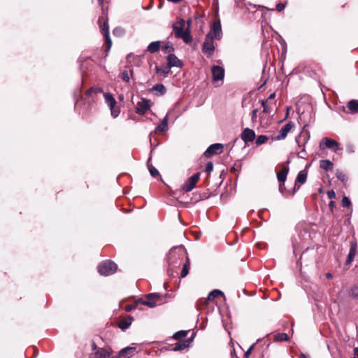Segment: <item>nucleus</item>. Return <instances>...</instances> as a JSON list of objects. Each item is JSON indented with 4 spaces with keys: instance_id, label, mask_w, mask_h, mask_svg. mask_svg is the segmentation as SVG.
Listing matches in <instances>:
<instances>
[{
    "instance_id": "obj_10",
    "label": "nucleus",
    "mask_w": 358,
    "mask_h": 358,
    "mask_svg": "<svg viewBox=\"0 0 358 358\" xmlns=\"http://www.w3.org/2000/svg\"><path fill=\"white\" fill-rule=\"evenodd\" d=\"M212 78L214 83L222 81L224 77V69L220 66H213L211 69Z\"/></svg>"
},
{
    "instance_id": "obj_9",
    "label": "nucleus",
    "mask_w": 358,
    "mask_h": 358,
    "mask_svg": "<svg viewBox=\"0 0 358 358\" xmlns=\"http://www.w3.org/2000/svg\"><path fill=\"white\" fill-rule=\"evenodd\" d=\"M145 298L146 299L142 301L141 303L150 308H154L157 306L160 295L158 293H151L146 295Z\"/></svg>"
},
{
    "instance_id": "obj_52",
    "label": "nucleus",
    "mask_w": 358,
    "mask_h": 358,
    "mask_svg": "<svg viewBox=\"0 0 358 358\" xmlns=\"http://www.w3.org/2000/svg\"><path fill=\"white\" fill-rule=\"evenodd\" d=\"M329 207H330L331 208H333L334 207V206H335V203H334V201H330V202H329Z\"/></svg>"
},
{
    "instance_id": "obj_43",
    "label": "nucleus",
    "mask_w": 358,
    "mask_h": 358,
    "mask_svg": "<svg viewBox=\"0 0 358 358\" xmlns=\"http://www.w3.org/2000/svg\"><path fill=\"white\" fill-rule=\"evenodd\" d=\"M113 33L114 35L121 36L124 34V30L120 27H116L113 29Z\"/></svg>"
},
{
    "instance_id": "obj_30",
    "label": "nucleus",
    "mask_w": 358,
    "mask_h": 358,
    "mask_svg": "<svg viewBox=\"0 0 358 358\" xmlns=\"http://www.w3.org/2000/svg\"><path fill=\"white\" fill-rule=\"evenodd\" d=\"M220 296H224L223 292L219 289H214L209 293L207 300L211 301Z\"/></svg>"
},
{
    "instance_id": "obj_56",
    "label": "nucleus",
    "mask_w": 358,
    "mask_h": 358,
    "mask_svg": "<svg viewBox=\"0 0 358 358\" xmlns=\"http://www.w3.org/2000/svg\"><path fill=\"white\" fill-rule=\"evenodd\" d=\"M99 6H102L103 3V0H98Z\"/></svg>"
},
{
    "instance_id": "obj_20",
    "label": "nucleus",
    "mask_w": 358,
    "mask_h": 358,
    "mask_svg": "<svg viewBox=\"0 0 358 358\" xmlns=\"http://www.w3.org/2000/svg\"><path fill=\"white\" fill-rule=\"evenodd\" d=\"M310 138V132L306 129V126L300 133L299 136L296 138V141L299 147H301V141H303V143H306Z\"/></svg>"
},
{
    "instance_id": "obj_53",
    "label": "nucleus",
    "mask_w": 358,
    "mask_h": 358,
    "mask_svg": "<svg viewBox=\"0 0 358 358\" xmlns=\"http://www.w3.org/2000/svg\"><path fill=\"white\" fill-rule=\"evenodd\" d=\"M326 276L328 279H331L332 278V275L330 273H327L326 274Z\"/></svg>"
},
{
    "instance_id": "obj_48",
    "label": "nucleus",
    "mask_w": 358,
    "mask_h": 358,
    "mask_svg": "<svg viewBox=\"0 0 358 358\" xmlns=\"http://www.w3.org/2000/svg\"><path fill=\"white\" fill-rule=\"evenodd\" d=\"M285 189V182H279V191H280V192L282 193V194H284Z\"/></svg>"
},
{
    "instance_id": "obj_51",
    "label": "nucleus",
    "mask_w": 358,
    "mask_h": 358,
    "mask_svg": "<svg viewBox=\"0 0 358 358\" xmlns=\"http://www.w3.org/2000/svg\"><path fill=\"white\" fill-rule=\"evenodd\" d=\"M275 97V92H273V93H272V94H271L269 95V96H268V99H274Z\"/></svg>"
},
{
    "instance_id": "obj_27",
    "label": "nucleus",
    "mask_w": 358,
    "mask_h": 358,
    "mask_svg": "<svg viewBox=\"0 0 358 358\" xmlns=\"http://www.w3.org/2000/svg\"><path fill=\"white\" fill-rule=\"evenodd\" d=\"M320 166L324 171H329L333 169L334 164L329 159H323L320 161Z\"/></svg>"
},
{
    "instance_id": "obj_33",
    "label": "nucleus",
    "mask_w": 358,
    "mask_h": 358,
    "mask_svg": "<svg viewBox=\"0 0 358 358\" xmlns=\"http://www.w3.org/2000/svg\"><path fill=\"white\" fill-rule=\"evenodd\" d=\"M129 75L132 77L133 75H134V71H133V69H131L129 71H124L122 72L121 73V78L122 79L127 82V83H129V80H130V77H129Z\"/></svg>"
},
{
    "instance_id": "obj_17",
    "label": "nucleus",
    "mask_w": 358,
    "mask_h": 358,
    "mask_svg": "<svg viewBox=\"0 0 358 358\" xmlns=\"http://www.w3.org/2000/svg\"><path fill=\"white\" fill-rule=\"evenodd\" d=\"M357 248V243L356 241L350 242V248L346 260V264H350L354 259Z\"/></svg>"
},
{
    "instance_id": "obj_4",
    "label": "nucleus",
    "mask_w": 358,
    "mask_h": 358,
    "mask_svg": "<svg viewBox=\"0 0 358 358\" xmlns=\"http://www.w3.org/2000/svg\"><path fill=\"white\" fill-rule=\"evenodd\" d=\"M117 270V265L112 261L101 262L98 266L99 273L103 275L113 274Z\"/></svg>"
},
{
    "instance_id": "obj_23",
    "label": "nucleus",
    "mask_w": 358,
    "mask_h": 358,
    "mask_svg": "<svg viewBox=\"0 0 358 358\" xmlns=\"http://www.w3.org/2000/svg\"><path fill=\"white\" fill-rule=\"evenodd\" d=\"M289 173L288 166H282L280 171L277 173V178L279 182H285L287 179V176Z\"/></svg>"
},
{
    "instance_id": "obj_36",
    "label": "nucleus",
    "mask_w": 358,
    "mask_h": 358,
    "mask_svg": "<svg viewBox=\"0 0 358 358\" xmlns=\"http://www.w3.org/2000/svg\"><path fill=\"white\" fill-rule=\"evenodd\" d=\"M348 294L352 298L358 299V285L352 287L348 292Z\"/></svg>"
},
{
    "instance_id": "obj_16",
    "label": "nucleus",
    "mask_w": 358,
    "mask_h": 358,
    "mask_svg": "<svg viewBox=\"0 0 358 358\" xmlns=\"http://www.w3.org/2000/svg\"><path fill=\"white\" fill-rule=\"evenodd\" d=\"M136 352V348L134 347H127L122 349L118 353L119 358H130Z\"/></svg>"
},
{
    "instance_id": "obj_25",
    "label": "nucleus",
    "mask_w": 358,
    "mask_h": 358,
    "mask_svg": "<svg viewBox=\"0 0 358 358\" xmlns=\"http://www.w3.org/2000/svg\"><path fill=\"white\" fill-rule=\"evenodd\" d=\"M132 321H133V317L131 316H128L127 318L122 320L119 322L118 327L122 330H126L127 329H128L130 327V325L132 323Z\"/></svg>"
},
{
    "instance_id": "obj_22",
    "label": "nucleus",
    "mask_w": 358,
    "mask_h": 358,
    "mask_svg": "<svg viewBox=\"0 0 358 358\" xmlns=\"http://www.w3.org/2000/svg\"><path fill=\"white\" fill-rule=\"evenodd\" d=\"M110 356L109 352L104 348H99L97 350L90 354V358H107Z\"/></svg>"
},
{
    "instance_id": "obj_49",
    "label": "nucleus",
    "mask_w": 358,
    "mask_h": 358,
    "mask_svg": "<svg viewBox=\"0 0 358 358\" xmlns=\"http://www.w3.org/2000/svg\"><path fill=\"white\" fill-rule=\"evenodd\" d=\"M327 195H328L329 199H334V198L336 197V194H335V192L333 190L329 191L327 192Z\"/></svg>"
},
{
    "instance_id": "obj_41",
    "label": "nucleus",
    "mask_w": 358,
    "mask_h": 358,
    "mask_svg": "<svg viewBox=\"0 0 358 358\" xmlns=\"http://www.w3.org/2000/svg\"><path fill=\"white\" fill-rule=\"evenodd\" d=\"M162 50L166 52H171L174 50V48L171 43H168L163 46Z\"/></svg>"
},
{
    "instance_id": "obj_44",
    "label": "nucleus",
    "mask_w": 358,
    "mask_h": 358,
    "mask_svg": "<svg viewBox=\"0 0 358 358\" xmlns=\"http://www.w3.org/2000/svg\"><path fill=\"white\" fill-rule=\"evenodd\" d=\"M213 170V164L212 162H209L206 164L205 167V171L207 173H210Z\"/></svg>"
},
{
    "instance_id": "obj_55",
    "label": "nucleus",
    "mask_w": 358,
    "mask_h": 358,
    "mask_svg": "<svg viewBox=\"0 0 358 358\" xmlns=\"http://www.w3.org/2000/svg\"><path fill=\"white\" fill-rule=\"evenodd\" d=\"M97 347L96 345V344L94 343H92V349L93 350H96Z\"/></svg>"
},
{
    "instance_id": "obj_35",
    "label": "nucleus",
    "mask_w": 358,
    "mask_h": 358,
    "mask_svg": "<svg viewBox=\"0 0 358 358\" xmlns=\"http://www.w3.org/2000/svg\"><path fill=\"white\" fill-rule=\"evenodd\" d=\"M336 176L344 184L348 181L347 176L343 172L338 169L336 171Z\"/></svg>"
},
{
    "instance_id": "obj_31",
    "label": "nucleus",
    "mask_w": 358,
    "mask_h": 358,
    "mask_svg": "<svg viewBox=\"0 0 358 358\" xmlns=\"http://www.w3.org/2000/svg\"><path fill=\"white\" fill-rule=\"evenodd\" d=\"M150 159H151V158L150 157L148 160V162H147L148 168L150 175L152 177L155 178V177L159 176V173L158 170L155 166H153L152 165L149 164Z\"/></svg>"
},
{
    "instance_id": "obj_5",
    "label": "nucleus",
    "mask_w": 358,
    "mask_h": 358,
    "mask_svg": "<svg viewBox=\"0 0 358 358\" xmlns=\"http://www.w3.org/2000/svg\"><path fill=\"white\" fill-rule=\"evenodd\" d=\"M103 96L106 103L110 107L111 115L114 118L117 117L120 113V107L117 106V101L115 99L110 93H103Z\"/></svg>"
},
{
    "instance_id": "obj_7",
    "label": "nucleus",
    "mask_w": 358,
    "mask_h": 358,
    "mask_svg": "<svg viewBox=\"0 0 358 358\" xmlns=\"http://www.w3.org/2000/svg\"><path fill=\"white\" fill-rule=\"evenodd\" d=\"M99 27H100V29H101V31L103 36H104L105 43H106V45H107L106 51L108 52L109 50L111 48V45H112V41H111V39L110 38V35H109V25H108V23L107 21H104L103 22V24H100Z\"/></svg>"
},
{
    "instance_id": "obj_54",
    "label": "nucleus",
    "mask_w": 358,
    "mask_h": 358,
    "mask_svg": "<svg viewBox=\"0 0 358 358\" xmlns=\"http://www.w3.org/2000/svg\"><path fill=\"white\" fill-rule=\"evenodd\" d=\"M101 91H102L101 89L97 88V89H94V93H98V92H101Z\"/></svg>"
},
{
    "instance_id": "obj_11",
    "label": "nucleus",
    "mask_w": 358,
    "mask_h": 358,
    "mask_svg": "<svg viewBox=\"0 0 358 358\" xmlns=\"http://www.w3.org/2000/svg\"><path fill=\"white\" fill-rule=\"evenodd\" d=\"M150 101L143 98L138 101L136 106V113L139 115H143L150 108Z\"/></svg>"
},
{
    "instance_id": "obj_58",
    "label": "nucleus",
    "mask_w": 358,
    "mask_h": 358,
    "mask_svg": "<svg viewBox=\"0 0 358 358\" xmlns=\"http://www.w3.org/2000/svg\"><path fill=\"white\" fill-rule=\"evenodd\" d=\"M127 310H131V307H129L127 308Z\"/></svg>"
},
{
    "instance_id": "obj_1",
    "label": "nucleus",
    "mask_w": 358,
    "mask_h": 358,
    "mask_svg": "<svg viewBox=\"0 0 358 358\" xmlns=\"http://www.w3.org/2000/svg\"><path fill=\"white\" fill-rule=\"evenodd\" d=\"M191 20L188 21V26H189ZM185 26V21L180 19L173 24V30L175 36L178 38H182L185 43H189L192 41V37L190 34L189 27L184 30Z\"/></svg>"
},
{
    "instance_id": "obj_50",
    "label": "nucleus",
    "mask_w": 358,
    "mask_h": 358,
    "mask_svg": "<svg viewBox=\"0 0 358 358\" xmlns=\"http://www.w3.org/2000/svg\"><path fill=\"white\" fill-rule=\"evenodd\" d=\"M94 88H93V87L90 88V89H89L88 90H87V92H85V96H90L92 94V93H93V92H94Z\"/></svg>"
},
{
    "instance_id": "obj_19",
    "label": "nucleus",
    "mask_w": 358,
    "mask_h": 358,
    "mask_svg": "<svg viewBox=\"0 0 358 358\" xmlns=\"http://www.w3.org/2000/svg\"><path fill=\"white\" fill-rule=\"evenodd\" d=\"M212 31L214 34V37L220 40L222 36V31L221 28V24L220 21L214 22L212 27Z\"/></svg>"
},
{
    "instance_id": "obj_42",
    "label": "nucleus",
    "mask_w": 358,
    "mask_h": 358,
    "mask_svg": "<svg viewBox=\"0 0 358 358\" xmlns=\"http://www.w3.org/2000/svg\"><path fill=\"white\" fill-rule=\"evenodd\" d=\"M341 204L343 207H348L350 206L351 202L347 196H344L341 201Z\"/></svg>"
},
{
    "instance_id": "obj_13",
    "label": "nucleus",
    "mask_w": 358,
    "mask_h": 358,
    "mask_svg": "<svg viewBox=\"0 0 358 358\" xmlns=\"http://www.w3.org/2000/svg\"><path fill=\"white\" fill-rule=\"evenodd\" d=\"M255 131L249 128H245L241 134V138L245 143L252 142L255 140Z\"/></svg>"
},
{
    "instance_id": "obj_57",
    "label": "nucleus",
    "mask_w": 358,
    "mask_h": 358,
    "mask_svg": "<svg viewBox=\"0 0 358 358\" xmlns=\"http://www.w3.org/2000/svg\"><path fill=\"white\" fill-rule=\"evenodd\" d=\"M299 358H307V357L304 354H301Z\"/></svg>"
},
{
    "instance_id": "obj_37",
    "label": "nucleus",
    "mask_w": 358,
    "mask_h": 358,
    "mask_svg": "<svg viewBox=\"0 0 358 358\" xmlns=\"http://www.w3.org/2000/svg\"><path fill=\"white\" fill-rule=\"evenodd\" d=\"M187 332L186 331H179L173 334V338L176 340H182L186 337Z\"/></svg>"
},
{
    "instance_id": "obj_46",
    "label": "nucleus",
    "mask_w": 358,
    "mask_h": 358,
    "mask_svg": "<svg viewBox=\"0 0 358 358\" xmlns=\"http://www.w3.org/2000/svg\"><path fill=\"white\" fill-rule=\"evenodd\" d=\"M285 8V5L282 3H278L277 5H276V10L278 11V12H281Z\"/></svg>"
},
{
    "instance_id": "obj_39",
    "label": "nucleus",
    "mask_w": 358,
    "mask_h": 358,
    "mask_svg": "<svg viewBox=\"0 0 358 358\" xmlns=\"http://www.w3.org/2000/svg\"><path fill=\"white\" fill-rule=\"evenodd\" d=\"M268 139V138L266 136H265V135H259L256 138L255 143L257 145H262L264 143H266Z\"/></svg>"
},
{
    "instance_id": "obj_32",
    "label": "nucleus",
    "mask_w": 358,
    "mask_h": 358,
    "mask_svg": "<svg viewBox=\"0 0 358 358\" xmlns=\"http://www.w3.org/2000/svg\"><path fill=\"white\" fill-rule=\"evenodd\" d=\"M186 259H187V261L183 264V267H182V269L181 271V278L186 277L188 273H189V259H188L187 257H186Z\"/></svg>"
},
{
    "instance_id": "obj_38",
    "label": "nucleus",
    "mask_w": 358,
    "mask_h": 358,
    "mask_svg": "<svg viewBox=\"0 0 358 358\" xmlns=\"http://www.w3.org/2000/svg\"><path fill=\"white\" fill-rule=\"evenodd\" d=\"M275 340L278 341H287L289 336L285 333H280L275 336Z\"/></svg>"
},
{
    "instance_id": "obj_6",
    "label": "nucleus",
    "mask_w": 358,
    "mask_h": 358,
    "mask_svg": "<svg viewBox=\"0 0 358 358\" xmlns=\"http://www.w3.org/2000/svg\"><path fill=\"white\" fill-rule=\"evenodd\" d=\"M200 173H196L189 178L185 183L182 185V189L184 192H188L192 191L196 186V182L199 180Z\"/></svg>"
},
{
    "instance_id": "obj_47",
    "label": "nucleus",
    "mask_w": 358,
    "mask_h": 358,
    "mask_svg": "<svg viewBox=\"0 0 358 358\" xmlns=\"http://www.w3.org/2000/svg\"><path fill=\"white\" fill-rule=\"evenodd\" d=\"M257 112H258V110L257 108L252 110V111L251 113V118H252V121L256 120Z\"/></svg>"
},
{
    "instance_id": "obj_21",
    "label": "nucleus",
    "mask_w": 358,
    "mask_h": 358,
    "mask_svg": "<svg viewBox=\"0 0 358 358\" xmlns=\"http://www.w3.org/2000/svg\"><path fill=\"white\" fill-rule=\"evenodd\" d=\"M192 342V339L189 338L186 341H180L176 343L173 348H172L173 351H180L183 350L185 348L189 347V343Z\"/></svg>"
},
{
    "instance_id": "obj_12",
    "label": "nucleus",
    "mask_w": 358,
    "mask_h": 358,
    "mask_svg": "<svg viewBox=\"0 0 358 358\" xmlns=\"http://www.w3.org/2000/svg\"><path fill=\"white\" fill-rule=\"evenodd\" d=\"M293 127L294 123L292 122H289L280 129L278 134L274 138V139L275 141H280L285 138L287 134L292 129Z\"/></svg>"
},
{
    "instance_id": "obj_18",
    "label": "nucleus",
    "mask_w": 358,
    "mask_h": 358,
    "mask_svg": "<svg viewBox=\"0 0 358 358\" xmlns=\"http://www.w3.org/2000/svg\"><path fill=\"white\" fill-rule=\"evenodd\" d=\"M322 141L325 144V148L332 149L334 152H336L341 149L337 141H336L334 139L329 138H324Z\"/></svg>"
},
{
    "instance_id": "obj_29",
    "label": "nucleus",
    "mask_w": 358,
    "mask_h": 358,
    "mask_svg": "<svg viewBox=\"0 0 358 358\" xmlns=\"http://www.w3.org/2000/svg\"><path fill=\"white\" fill-rule=\"evenodd\" d=\"M151 90L157 92L159 95H164L166 92V87L163 84L155 85Z\"/></svg>"
},
{
    "instance_id": "obj_40",
    "label": "nucleus",
    "mask_w": 358,
    "mask_h": 358,
    "mask_svg": "<svg viewBox=\"0 0 358 358\" xmlns=\"http://www.w3.org/2000/svg\"><path fill=\"white\" fill-rule=\"evenodd\" d=\"M266 100L262 101V106H263V112L265 113H270L271 112V108L269 107L267 104Z\"/></svg>"
},
{
    "instance_id": "obj_2",
    "label": "nucleus",
    "mask_w": 358,
    "mask_h": 358,
    "mask_svg": "<svg viewBox=\"0 0 358 358\" xmlns=\"http://www.w3.org/2000/svg\"><path fill=\"white\" fill-rule=\"evenodd\" d=\"M185 253V250L182 245L171 248L167 255L169 268H174L180 266Z\"/></svg>"
},
{
    "instance_id": "obj_15",
    "label": "nucleus",
    "mask_w": 358,
    "mask_h": 358,
    "mask_svg": "<svg viewBox=\"0 0 358 358\" xmlns=\"http://www.w3.org/2000/svg\"><path fill=\"white\" fill-rule=\"evenodd\" d=\"M307 178V173L305 171H301L298 173L294 187V191L299 189L300 186L306 182Z\"/></svg>"
},
{
    "instance_id": "obj_14",
    "label": "nucleus",
    "mask_w": 358,
    "mask_h": 358,
    "mask_svg": "<svg viewBox=\"0 0 358 358\" xmlns=\"http://www.w3.org/2000/svg\"><path fill=\"white\" fill-rule=\"evenodd\" d=\"M167 64L169 68L172 67H182V62L174 55L169 54L167 56Z\"/></svg>"
},
{
    "instance_id": "obj_45",
    "label": "nucleus",
    "mask_w": 358,
    "mask_h": 358,
    "mask_svg": "<svg viewBox=\"0 0 358 358\" xmlns=\"http://www.w3.org/2000/svg\"><path fill=\"white\" fill-rule=\"evenodd\" d=\"M254 346H255V344L252 345L249 348L248 350L245 352L244 354V357L245 358H249L250 357V355L251 354V351L252 350V349L254 348Z\"/></svg>"
},
{
    "instance_id": "obj_8",
    "label": "nucleus",
    "mask_w": 358,
    "mask_h": 358,
    "mask_svg": "<svg viewBox=\"0 0 358 358\" xmlns=\"http://www.w3.org/2000/svg\"><path fill=\"white\" fill-rule=\"evenodd\" d=\"M223 152V145L221 143H214L210 145L204 152L206 157H211L214 155L221 154Z\"/></svg>"
},
{
    "instance_id": "obj_28",
    "label": "nucleus",
    "mask_w": 358,
    "mask_h": 358,
    "mask_svg": "<svg viewBox=\"0 0 358 358\" xmlns=\"http://www.w3.org/2000/svg\"><path fill=\"white\" fill-rule=\"evenodd\" d=\"M160 48V42L159 41H154L149 44L147 50L150 53H155L159 51Z\"/></svg>"
},
{
    "instance_id": "obj_26",
    "label": "nucleus",
    "mask_w": 358,
    "mask_h": 358,
    "mask_svg": "<svg viewBox=\"0 0 358 358\" xmlns=\"http://www.w3.org/2000/svg\"><path fill=\"white\" fill-rule=\"evenodd\" d=\"M347 107L350 113H358V100L352 99L348 102Z\"/></svg>"
},
{
    "instance_id": "obj_3",
    "label": "nucleus",
    "mask_w": 358,
    "mask_h": 358,
    "mask_svg": "<svg viewBox=\"0 0 358 358\" xmlns=\"http://www.w3.org/2000/svg\"><path fill=\"white\" fill-rule=\"evenodd\" d=\"M215 43L213 40V35L211 32H209L205 38V41L202 45L203 52L208 57H211L214 53Z\"/></svg>"
},
{
    "instance_id": "obj_34",
    "label": "nucleus",
    "mask_w": 358,
    "mask_h": 358,
    "mask_svg": "<svg viewBox=\"0 0 358 358\" xmlns=\"http://www.w3.org/2000/svg\"><path fill=\"white\" fill-rule=\"evenodd\" d=\"M170 69L171 68H169V66H166V67L156 66L157 72L158 73L163 75L164 77L167 76L170 73V72H171Z\"/></svg>"
},
{
    "instance_id": "obj_24",
    "label": "nucleus",
    "mask_w": 358,
    "mask_h": 358,
    "mask_svg": "<svg viewBox=\"0 0 358 358\" xmlns=\"http://www.w3.org/2000/svg\"><path fill=\"white\" fill-rule=\"evenodd\" d=\"M168 115H166L162 120V122L156 127L155 132H164L168 130Z\"/></svg>"
}]
</instances>
